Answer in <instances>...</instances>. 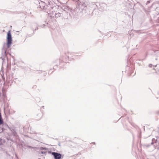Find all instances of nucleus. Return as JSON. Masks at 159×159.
<instances>
[{
	"label": "nucleus",
	"mask_w": 159,
	"mask_h": 159,
	"mask_svg": "<svg viewBox=\"0 0 159 159\" xmlns=\"http://www.w3.org/2000/svg\"><path fill=\"white\" fill-rule=\"evenodd\" d=\"M7 48H9L12 43L11 35V31H9L7 33Z\"/></svg>",
	"instance_id": "obj_1"
},
{
	"label": "nucleus",
	"mask_w": 159,
	"mask_h": 159,
	"mask_svg": "<svg viewBox=\"0 0 159 159\" xmlns=\"http://www.w3.org/2000/svg\"><path fill=\"white\" fill-rule=\"evenodd\" d=\"M52 154L54 156L55 159H60L61 157V155L55 152H52Z\"/></svg>",
	"instance_id": "obj_2"
},
{
	"label": "nucleus",
	"mask_w": 159,
	"mask_h": 159,
	"mask_svg": "<svg viewBox=\"0 0 159 159\" xmlns=\"http://www.w3.org/2000/svg\"><path fill=\"white\" fill-rule=\"evenodd\" d=\"M3 123V121L2 120L1 115L0 113V125L2 124Z\"/></svg>",
	"instance_id": "obj_3"
},
{
	"label": "nucleus",
	"mask_w": 159,
	"mask_h": 159,
	"mask_svg": "<svg viewBox=\"0 0 159 159\" xmlns=\"http://www.w3.org/2000/svg\"><path fill=\"white\" fill-rule=\"evenodd\" d=\"M6 51H5V53H6Z\"/></svg>",
	"instance_id": "obj_4"
}]
</instances>
